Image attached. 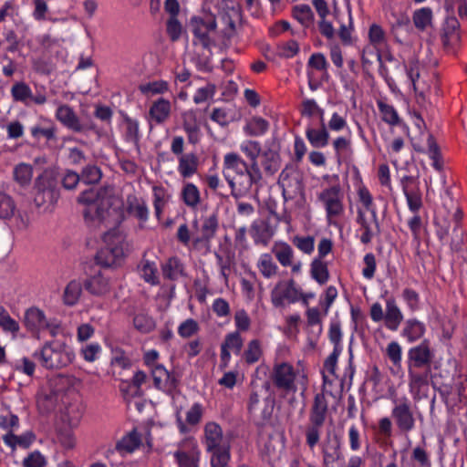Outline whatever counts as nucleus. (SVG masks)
Returning a JSON list of instances; mask_svg holds the SVG:
<instances>
[{
	"label": "nucleus",
	"mask_w": 467,
	"mask_h": 467,
	"mask_svg": "<svg viewBox=\"0 0 467 467\" xmlns=\"http://www.w3.org/2000/svg\"><path fill=\"white\" fill-rule=\"evenodd\" d=\"M34 357L46 369H60L72 363L74 352L65 342L50 341L46 342L39 352Z\"/></svg>",
	"instance_id": "1"
},
{
	"label": "nucleus",
	"mask_w": 467,
	"mask_h": 467,
	"mask_svg": "<svg viewBox=\"0 0 467 467\" xmlns=\"http://www.w3.org/2000/svg\"><path fill=\"white\" fill-rule=\"evenodd\" d=\"M328 413V401L324 391L314 396L309 411L308 424L306 427V443L314 449L320 441V435Z\"/></svg>",
	"instance_id": "2"
},
{
	"label": "nucleus",
	"mask_w": 467,
	"mask_h": 467,
	"mask_svg": "<svg viewBox=\"0 0 467 467\" xmlns=\"http://www.w3.org/2000/svg\"><path fill=\"white\" fill-rule=\"evenodd\" d=\"M252 391L249 396L247 410L253 416H258L262 420L272 418L275 407V399L270 393L271 382L265 380L261 384L253 380Z\"/></svg>",
	"instance_id": "3"
},
{
	"label": "nucleus",
	"mask_w": 467,
	"mask_h": 467,
	"mask_svg": "<svg viewBox=\"0 0 467 467\" xmlns=\"http://www.w3.org/2000/svg\"><path fill=\"white\" fill-rule=\"evenodd\" d=\"M106 192H96L93 189L84 191L78 197V202L87 204L84 216L87 221L103 223L109 216L111 206L110 200L105 197Z\"/></svg>",
	"instance_id": "4"
},
{
	"label": "nucleus",
	"mask_w": 467,
	"mask_h": 467,
	"mask_svg": "<svg viewBox=\"0 0 467 467\" xmlns=\"http://www.w3.org/2000/svg\"><path fill=\"white\" fill-rule=\"evenodd\" d=\"M34 202L37 207H44L45 210L53 206L59 198V189L53 174L47 171L42 172L35 182Z\"/></svg>",
	"instance_id": "5"
},
{
	"label": "nucleus",
	"mask_w": 467,
	"mask_h": 467,
	"mask_svg": "<svg viewBox=\"0 0 467 467\" xmlns=\"http://www.w3.org/2000/svg\"><path fill=\"white\" fill-rule=\"evenodd\" d=\"M105 246L98 251L95 260L103 267H113L120 264L124 256L121 238L112 233H105L103 235Z\"/></svg>",
	"instance_id": "6"
},
{
	"label": "nucleus",
	"mask_w": 467,
	"mask_h": 467,
	"mask_svg": "<svg viewBox=\"0 0 467 467\" xmlns=\"http://www.w3.org/2000/svg\"><path fill=\"white\" fill-rule=\"evenodd\" d=\"M225 179L231 188V194L236 200L248 195L254 185L258 187L263 179V175L259 165L250 167V172L244 175H238L237 179L231 177V174H225ZM256 192L258 188H256Z\"/></svg>",
	"instance_id": "7"
},
{
	"label": "nucleus",
	"mask_w": 467,
	"mask_h": 467,
	"mask_svg": "<svg viewBox=\"0 0 467 467\" xmlns=\"http://www.w3.org/2000/svg\"><path fill=\"white\" fill-rule=\"evenodd\" d=\"M192 32L196 40L193 45H201L204 49H210L214 45V41L210 37L209 34L217 28V21L213 15L206 17L192 16L190 20Z\"/></svg>",
	"instance_id": "8"
},
{
	"label": "nucleus",
	"mask_w": 467,
	"mask_h": 467,
	"mask_svg": "<svg viewBox=\"0 0 467 467\" xmlns=\"http://www.w3.org/2000/svg\"><path fill=\"white\" fill-rule=\"evenodd\" d=\"M392 403L391 418L397 428L404 433L411 431L415 428L416 420L410 400L407 397L395 398Z\"/></svg>",
	"instance_id": "9"
},
{
	"label": "nucleus",
	"mask_w": 467,
	"mask_h": 467,
	"mask_svg": "<svg viewBox=\"0 0 467 467\" xmlns=\"http://www.w3.org/2000/svg\"><path fill=\"white\" fill-rule=\"evenodd\" d=\"M296 376L294 367L287 362H282L274 366L269 381H272L277 389L295 393L296 391Z\"/></svg>",
	"instance_id": "10"
},
{
	"label": "nucleus",
	"mask_w": 467,
	"mask_h": 467,
	"mask_svg": "<svg viewBox=\"0 0 467 467\" xmlns=\"http://www.w3.org/2000/svg\"><path fill=\"white\" fill-rule=\"evenodd\" d=\"M56 118L63 126L74 132L87 133L95 129L92 122L82 121L73 108L67 104L60 105L57 109Z\"/></svg>",
	"instance_id": "11"
},
{
	"label": "nucleus",
	"mask_w": 467,
	"mask_h": 467,
	"mask_svg": "<svg viewBox=\"0 0 467 467\" xmlns=\"http://www.w3.org/2000/svg\"><path fill=\"white\" fill-rule=\"evenodd\" d=\"M219 229V217L217 213H213L207 216L202 217L201 235L196 236L192 241V246L194 250H210L211 241L216 235Z\"/></svg>",
	"instance_id": "12"
},
{
	"label": "nucleus",
	"mask_w": 467,
	"mask_h": 467,
	"mask_svg": "<svg viewBox=\"0 0 467 467\" xmlns=\"http://www.w3.org/2000/svg\"><path fill=\"white\" fill-rule=\"evenodd\" d=\"M317 198L323 203L328 220L342 214L344 211L343 193L338 184L323 190Z\"/></svg>",
	"instance_id": "13"
},
{
	"label": "nucleus",
	"mask_w": 467,
	"mask_h": 467,
	"mask_svg": "<svg viewBox=\"0 0 467 467\" xmlns=\"http://www.w3.org/2000/svg\"><path fill=\"white\" fill-rule=\"evenodd\" d=\"M298 300L299 289L294 279L278 282L271 292V301L275 307H282L285 303L293 304Z\"/></svg>",
	"instance_id": "14"
},
{
	"label": "nucleus",
	"mask_w": 467,
	"mask_h": 467,
	"mask_svg": "<svg viewBox=\"0 0 467 467\" xmlns=\"http://www.w3.org/2000/svg\"><path fill=\"white\" fill-rule=\"evenodd\" d=\"M321 452L323 456V467H330L342 457L341 442L339 436L332 431L326 434L321 442Z\"/></svg>",
	"instance_id": "15"
},
{
	"label": "nucleus",
	"mask_w": 467,
	"mask_h": 467,
	"mask_svg": "<svg viewBox=\"0 0 467 467\" xmlns=\"http://www.w3.org/2000/svg\"><path fill=\"white\" fill-rule=\"evenodd\" d=\"M460 23L454 16H447L442 26L441 41L447 52H454L461 41Z\"/></svg>",
	"instance_id": "16"
},
{
	"label": "nucleus",
	"mask_w": 467,
	"mask_h": 467,
	"mask_svg": "<svg viewBox=\"0 0 467 467\" xmlns=\"http://www.w3.org/2000/svg\"><path fill=\"white\" fill-rule=\"evenodd\" d=\"M432 358L433 355L430 349L429 343L427 340H424L419 346L409 350L408 368H431Z\"/></svg>",
	"instance_id": "17"
},
{
	"label": "nucleus",
	"mask_w": 467,
	"mask_h": 467,
	"mask_svg": "<svg viewBox=\"0 0 467 467\" xmlns=\"http://www.w3.org/2000/svg\"><path fill=\"white\" fill-rule=\"evenodd\" d=\"M151 376L154 387L160 390L171 393L178 387V379L162 365H155L151 368Z\"/></svg>",
	"instance_id": "18"
},
{
	"label": "nucleus",
	"mask_w": 467,
	"mask_h": 467,
	"mask_svg": "<svg viewBox=\"0 0 467 467\" xmlns=\"http://www.w3.org/2000/svg\"><path fill=\"white\" fill-rule=\"evenodd\" d=\"M401 185L409 209L413 213H417L422 206L421 193L417 179L413 176L406 175L401 179Z\"/></svg>",
	"instance_id": "19"
},
{
	"label": "nucleus",
	"mask_w": 467,
	"mask_h": 467,
	"mask_svg": "<svg viewBox=\"0 0 467 467\" xmlns=\"http://www.w3.org/2000/svg\"><path fill=\"white\" fill-rule=\"evenodd\" d=\"M376 58L379 64V73L389 84L391 78L389 76V69L383 62V55L380 50L370 46L363 48L361 54V64L364 70L368 69L373 65V59Z\"/></svg>",
	"instance_id": "20"
},
{
	"label": "nucleus",
	"mask_w": 467,
	"mask_h": 467,
	"mask_svg": "<svg viewBox=\"0 0 467 467\" xmlns=\"http://www.w3.org/2000/svg\"><path fill=\"white\" fill-rule=\"evenodd\" d=\"M203 444L205 445L206 451H212L215 448L228 445L229 442L223 439L221 426L211 421L204 426Z\"/></svg>",
	"instance_id": "21"
},
{
	"label": "nucleus",
	"mask_w": 467,
	"mask_h": 467,
	"mask_svg": "<svg viewBox=\"0 0 467 467\" xmlns=\"http://www.w3.org/2000/svg\"><path fill=\"white\" fill-rule=\"evenodd\" d=\"M24 324L27 330L32 333H39L46 327H50L44 312L37 307H31L26 311Z\"/></svg>",
	"instance_id": "22"
},
{
	"label": "nucleus",
	"mask_w": 467,
	"mask_h": 467,
	"mask_svg": "<svg viewBox=\"0 0 467 467\" xmlns=\"http://www.w3.org/2000/svg\"><path fill=\"white\" fill-rule=\"evenodd\" d=\"M85 289L93 296H100L110 291L109 278L102 272L91 275L84 281Z\"/></svg>",
	"instance_id": "23"
},
{
	"label": "nucleus",
	"mask_w": 467,
	"mask_h": 467,
	"mask_svg": "<svg viewBox=\"0 0 467 467\" xmlns=\"http://www.w3.org/2000/svg\"><path fill=\"white\" fill-rule=\"evenodd\" d=\"M275 230L268 220L254 221L251 225V235L256 244L268 245Z\"/></svg>",
	"instance_id": "24"
},
{
	"label": "nucleus",
	"mask_w": 467,
	"mask_h": 467,
	"mask_svg": "<svg viewBox=\"0 0 467 467\" xmlns=\"http://www.w3.org/2000/svg\"><path fill=\"white\" fill-rule=\"evenodd\" d=\"M251 163L244 161L241 156L235 152H229L223 157V174L234 172L238 175H244L250 172Z\"/></svg>",
	"instance_id": "25"
},
{
	"label": "nucleus",
	"mask_w": 467,
	"mask_h": 467,
	"mask_svg": "<svg viewBox=\"0 0 467 467\" xmlns=\"http://www.w3.org/2000/svg\"><path fill=\"white\" fill-rule=\"evenodd\" d=\"M431 371V368H408L409 387L410 392L419 394L422 388L428 385Z\"/></svg>",
	"instance_id": "26"
},
{
	"label": "nucleus",
	"mask_w": 467,
	"mask_h": 467,
	"mask_svg": "<svg viewBox=\"0 0 467 467\" xmlns=\"http://www.w3.org/2000/svg\"><path fill=\"white\" fill-rule=\"evenodd\" d=\"M383 320L385 327L391 331H396L403 320V315L394 297L386 300V313Z\"/></svg>",
	"instance_id": "27"
},
{
	"label": "nucleus",
	"mask_w": 467,
	"mask_h": 467,
	"mask_svg": "<svg viewBox=\"0 0 467 467\" xmlns=\"http://www.w3.org/2000/svg\"><path fill=\"white\" fill-rule=\"evenodd\" d=\"M150 117L157 124H161L171 114V103L169 100L160 98L150 108Z\"/></svg>",
	"instance_id": "28"
},
{
	"label": "nucleus",
	"mask_w": 467,
	"mask_h": 467,
	"mask_svg": "<svg viewBox=\"0 0 467 467\" xmlns=\"http://www.w3.org/2000/svg\"><path fill=\"white\" fill-rule=\"evenodd\" d=\"M161 272L163 277L171 281H175L180 276L185 275L183 264L176 256L169 258L161 265Z\"/></svg>",
	"instance_id": "29"
},
{
	"label": "nucleus",
	"mask_w": 467,
	"mask_h": 467,
	"mask_svg": "<svg viewBox=\"0 0 467 467\" xmlns=\"http://www.w3.org/2000/svg\"><path fill=\"white\" fill-rule=\"evenodd\" d=\"M199 160L195 153H186L179 157L178 171L183 178H190L197 172Z\"/></svg>",
	"instance_id": "30"
},
{
	"label": "nucleus",
	"mask_w": 467,
	"mask_h": 467,
	"mask_svg": "<svg viewBox=\"0 0 467 467\" xmlns=\"http://www.w3.org/2000/svg\"><path fill=\"white\" fill-rule=\"evenodd\" d=\"M261 164L267 175H274L280 169L281 157L277 150L268 149L261 154Z\"/></svg>",
	"instance_id": "31"
},
{
	"label": "nucleus",
	"mask_w": 467,
	"mask_h": 467,
	"mask_svg": "<svg viewBox=\"0 0 467 467\" xmlns=\"http://www.w3.org/2000/svg\"><path fill=\"white\" fill-rule=\"evenodd\" d=\"M84 282L79 279L71 280L65 287L63 294V302L65 305L72 306L78 303L82 294Z\"/></svg>",
	"instance_id": "32"
},
{
	"label": "nucleus",
	"mask_w": 467,
	"mask_h": 467,
	"mask_svg": "<svg viewBox=\"0 0 467 467\" xmlns=\"http://www.w3.org/2000/svg\"><path fill=\"white\" fill-rule=\"evenodd\" d=\"M306 137L314 148H324L329 141L327 127H320L319 129L308 127L306 130Z\"/></svg>",
	"instance_id": "33"
},
{
	"label": "nucleus",
	"mask_w": 467,
	"mask_h": 467,
	"mask_svg": "<svg viewBox=\"0 0 467 467\" xmlns=\"http://www.w3.org/2000/svg\"><path fill=\"white\" fill-rule=\"evenodd\" d=\"M36 435L33 431H26L22 435H16L13 432H8L3 436L4 442L15 449L19 446L24 449H27L35 441Z\"/></svg>",
	"instance_id": "34"
},
{
	"label": "nucleus",
	"mask_w": 467,
	"mask_h": 467,
	"mask_svg": "<svg viewBox=\"0 0 467 467\" xmlns=\"http://www.w3.org/2000/svg\"><path fill=\"white\" fill-rule=\"evenodd\" d=\"M271 252L282 266L292 265L294 251L288 244L284 242L275 243L272 246Z\"/></svg>",
	"instance_id": "35"
},
{
	"label": "nucleus",
	"mask_w": 467,
	"mask_h": 467,
	"mask_svg": "<svg viewBox=\"0 0 467 467\" xmlns=\"http://www.w3.org/2000/svg\"><path fill=\"white\" fill-rule=\"evenodd\" d=\"M425 333V325L417 320L416 318L408 319L402 329V336L405 337L408 341L414 342L420 339Z\"/></svg>",
	"instance_id": "36"
},
{
	"label": "nucleus",
	"mask_w": 467,
	"mask_h": 467,
	"mask_svg": "<svg viewBox=\"0 0 467 467\" xmlns=\"http://www.w3.org/2000/svg\"><path fill=\"white\" fill-rule=\"evenodd\" d=\"M140 443V434L134 429L117 442L116 450L119 452L130 453L139 448Z\"/></svg>",
	"instance_id": "37"
},
{
	"label": "nucleus",
	"mask_w": 467,
	"mask_h": 467,
	"mask_svg": "<svg viewBox=\"0 0 467 467\" xmlns=\"http://www.w3.org/2000/svg\"><path fill=\"white\" fill-rule=\"evenodd\" d=\"M310 275L320 285H325L330 277L327 264L321 259H313L310 265Z\"/></svg>",
	"instance_id": "38"
},
{
	"label": "nucleus",
	"mask_w": 467,
	"mask_h": 467,
	"mask_svg": "<svg viewBox=\"0 0 467 467\" xmlns=\"http://www.w3.org/2000/svg\"><path fill=\"white\" fill-rule=\"evenodd\" d=\"M292 16L305 28L314 22V13L308 5H296L292 7Z\"/></svg>",
	"instance_id": "39"
},
{
	"label": "nucleus",
	"mask_w": 467,
	"mask_h": 467,
	"mask_svg": "<svg viewBox=\"0 0 467 467\" xmlns=\"http://www.w3.org/2000/svg\"><path fill=\"white\" fill-rule=\"evenodd\" d=\"M182 199L188 207H197L201 202V194L197 186L192 182L186 183L182 190Z\"/></svg>",
	"instance_id": "40"
},
{
	"label": "nucleus",
	"mask_w": 467,
	"mask_h": 467,
	"mask_svg": "<svg viewBox=\"0 0 467 467\" xmlns=\"http://www.w3.org/2000/svg\"><path fill=\"white\" fill-rule=\"evenodd\" d=\"M211 453V466L212 467H226L230 461V444L212 451H207Z\"/></svg>",
	"instance_id": "41"
},
{
	"label": "nucleus",
	"mask_w": 467,
	"mask_h": 467,
	"mask_svg": "<svg viewBox=\"0 0 467 467\" xmlns=\"http://www.w3.org/2000/svg\"><path fill=\"white\" fill-rule=\"evenodd\" d=\"M31 92L30 87L23 81L15 83L11 88L13 99L26 106L30 105Z\"/></svg>",
	"instance_id": "42"
},
{
	"label": "nucleus",
	"mask_w": 467,
	"mask_h": 467,
	"mask_svg": "<svg viewBox=\"0 0 467 467\" xmlns=\"http://www.w3.org/2000/svg\"><path fill=\"white\" fill-rule=\"evenodd\" d=\"M359 201L363 203L365 208L371 213L372 220L376 227L377 233L380 234L379 223L377 215L376 209L373 207V199L366 187L359 188L358 192Z\"/></svg>",
	"instance_id": "43"
},
{
	"label": "nucleus",
	"mask_w": 467,
	"mask_h": 467,
	"mask_svg": "<svg viewBox=\"0 0 467 467\" xmlns=\"http://www.w3.org/2000/svg\"><path fill=\"white\" fill-rule=\"evenodd\" d=\"M257 267L265 278H272L277 275L278 267L269 254L261 255Z\"/></svg>",
	"instance_id": "44"
},
{
	"label": "nucleus",
	"mask_w": 467,
	"mask_h": 467,
	"mask_svg": "<svg viewBox=\"0 0 467 467\" xmlns=\"http://www.w3.org/2000/svg\"><path fill=\"white\" fill-rule=\"evenodd\" d=\"M15 181L21 186L28 185L33 176V167L30 164L19 163L13 171Z\"/></svg>",
	"instance_id": "45"
},
{
	"label": "nucleus",
	"mask_w": 467,
	"mask_h": 467,
	"mask_svg": "<svg viewBox=\"0 0 467 467\" xmlns=\"http://www.w3.org/2000/svg\"><path fill=\"white\" fill-rule=\"evenodd\" d=\"M358 223L360 224L361 228L363 229V233L360 236V242L364 244H368L371 242L373 236L375 234H379L377 233L376 228L373 229L368 220L365 217V213L362 210H358V217H357Z\"/></svg>",
	"instance_id": "46"
},
{
	"label": "nucleus",
	"mask_w": 467,
	"mask_h": 467,
	"mask_svg": "<svg viewBox=\"0 0 467 467\" xmlns=\"http://www.w3.org/2000/svg\"><path fill=\"white\" fill-rule=\"evenodd\" d=\"M123 120L126 126L125 140L127 141L132 142L137 148H139L140 130L138 121L130 118L129 116H125Z\"/></svg>",
	"instance_id": "47"
},
{
	"label": "nucleus",
	"mask_w": 467,
	"mask_h": 467,
	"mask_svg": "<svg viewBox=\"0 0 467 467\" xmlns=\"http://www.w3.org/2000/svg\"><path fill=\"white\" fill-rule=\"evenodd\" d=\"M412 18L416 28L423 31L431 24L432 11L429 7H422L414 12Z\"/></svg>",
	"instance_id": "48"
},
{
	"label": "nucleus",
	"mask_w": 467,
	"mask_h": 467,
	"mask_svg": "<svg viewBox=\"0 0 467 467\" xmlns=\"http://www.w3.org/2000/svg\"><path fill=\"white\" fill-rule=\"evenodd\" d=\"M138 267L140 271L141 277L144 279L145 282L150 285L159 284V279L158 276L156 275L157 267L154 263L150 262L148 260H143L139 265Z\"/></svg>",
	"instance_id": "49"
},
{
	"label": "nucleus",
	"mask_w": 467,
	"mask_h": 467,
	"mask_svg": "<svg viewBox=\"0 0 467 467\" xmlns=\"http://www.w3.org/2000/svg\"><path fill=\"white\" fill-rule=\"evenodd\" d=\"M378 108L382 115V120L386 123L395 126L400 123L399 115L393 106L389 105L381 100L378 101Z\"/></svg>",
	"instance_id": "50"
},
{
	"label": "nucleus",
	"mask_w": 467,
	"mask_h": 467,
	"mask_svg": "<svg viewBox=\"0 0 467 467\" xmlns=\"http://www.w3.org/2000/svg\"><path fill=\"white\" fill-rule=\"evenodd\" d=\"M134 327L141 333H149L155 327V322L151 317L145 313H138L133 317Z\"/></svg>",
	"instance_id": "51"
},
{
	"label": "nucleus",
	"mask_w": 467,
	"mask_h": 467,
	"mask_svg": "<svg viewBox=\"0 0 467 467\" xmlns=\"http://www.w3.org/2000/svg\"><path fill=\"white\" fill-rule=\"evenodd\" d=\"M241 150L247 156L250 160L251 166L258 164V157L261 154V145L258 141L248 140L241 145Z\"/></svg>",
	"instance_id": "52"
},
{
	"label": "nucleus",
	"mask_w": 467,
	"mask_h": 467,
	"mask_svg": "<svg viewBox=\"0 0 467 467\" xmlns=\"http://www.w3.org/2000/svg\"><path fill=\"white\" fill-rule=\"evenodd\" d=\"M16 211V203L7 193L0 191V219L11 218Z\"/></svg>",
	"instance_id": "53"
},
{
	"label": "nucleus",
	"mask_w": 467,
	"mask_h": 467,
	"mask_svg": "<svg viewBox=\"0 0 467 467\" xmlns=\"http://www.w3.org/2000/svg\"><path fill=\"white\" fill-rule=\"evenodd\" d=\"M80 180L87 184H96L102 177L100 169L96 165H87L79 174Z\"/></svg>",
	"instance_id": "54"
},
{
	"label": "nucleus",
	"mask_w": 467,
	"mask_h": 467,
	"mask_svg": "<svg viewBox=\"0 0 467 467\" xmlns=\"http://www.w3.org/2000/svg\"><path fill=\"white\" fill-rule=\"evenodd\" d=\"M32 137L39 140L41 138H45L47 140H56L57 129L54 125L47 127H41L40 125H35L30 129Z\"/></svg>",
	"instance_id": "55"
},
{
	"label": "nucleus",
	"mask_w": 467,
	"mask_h": 467,
	"mask_svg": "<svg viewBox=\"0 0 467 467\" xmlns=\"http://www.w3.org/2000/svg\"><path fill=\"white\" fill-rule=\"evenodd\" d=\"M410 28V19L407 15L399 14L394 16V21L391 23V32L395 37H398L400 31L408 33Z\"/></svg>",
	"instance_id": "56"
},
{
	"label": "nucleus",
	"mask_w": 467,
	"mask_h": 467,
	"mask_svg": "<svg viewBox=\"0 0 467 467\" xmlns=\"http://www.w3.org/2000/svg\"><path fill=\"white\" fill-rule=\"evenodd\" d=\"M368 38L371 44L370 47L378 48V46H380L386 42L385 31L379 25L372 24L368 29Z\"/></svg>",
	"instance_id": "57"
},
{
	"label": "nucleus",
	"mask_w": 467,
	"mask_h": 467,
	"mask_svg": "<svg viewBox=\"0 0 467 467\" xmlns=\"http://www.w3.org/2000/svg\"><path fill=\"white\" fill-rule=\"evenodd\" d=\"M166 32L172 42L179 40L182 33V26L178 17H169L166 21Z\"/></svg>",
	"instance_id": "58"
},
{
	"label": "nucleus",
	"mask_w": 467,
	"mask_h": 467,
	"mask_svg": "<svg viewBox=\"0 0 467 467\" xmlns=\"http://www.w3.org/2000/svg\"><path fill=\"white\" fill-rule=\"evenodd\" d=\"M269 123L266 119L261 117H254L252 119L247 126L249 134L252 136H260L267 131Z\"/></svg>",
	"instance_id": "59"
},
{
	"label": "nucleus",
	"mask_w": 467,
	"mask_h": 467,
	"mask_svg": "<svg viewBox=\"0 0 467 467\" xmlns=\"http://www.w3.org/2000/svg\"><path fill=\"white\" fill-rule=\"evenodd\" d=\"M261 355L260 342L257 339L250 341L247 349L244 353L245 361L248 364L255 363L259 360Z\"/></svg>",
	"instance_id": "60"
},
{
	"label": "nucleus",
	"mask_w": 467,
	"mask_h": 467,
	"mask_svg": "<svg viewBox=\"0 0 467 467\" xmlns=\"http://www.w3.org/2000/svg\"><path fill=\"white\" fill-rule=\"evenodd\" d=\"M0 326L5 331L11 333H16L19 330L18 323L9 316L2 306H0Z\"/></svg>",
	"instance_id": "61"
},
{
	"label": "nucleus",
	"mask_w": 467,
	"mask_h": 467,
	"mask_svg": "<svg viewBox=\"0 0 467 467\" xmlns=\"http://www.w3.org/2000/svg\"><path fill=\"white\" fill-rule=\"evenodd\" d=\"M293 244L305 254H310L314 251L315 239L313 236H295Z\"/></svg>",
	"instance_id": "62"
},
{
	"label": "nucleus",
	"mask_w": 467,
	"mask_h": 467,
	"mask_svg": "<svg viewBox=\"0 0 467 467\" xmlns=\"http://www.w3.org/2000/svg\"><path fill=\"white\" fill-rule=\"evenodd\" d=\"M180 467H198V455H191L188 452L177 451L174 453Z\"/></svg>",
	"instance_id": "63"
},
{
	"label": "nucleus",
	"mask_w": 467,
	"mask_h": 467,
	"mask_svg": "<svg viewBox=\"0 0 467 467\" xmlns=\"http://www.w3.org/2000/svg\"><path fill=\"white\" fill-rule=\"evenodd\" d=\"M46 464L45 457L38 451L31 452L23 461L24 467H45Z\"/></svg>",
	"instance_id": "64"
}]
</instances>
